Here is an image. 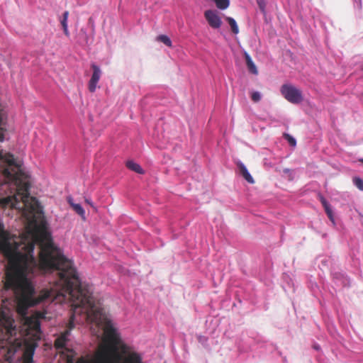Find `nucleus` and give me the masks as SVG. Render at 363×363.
I'll list each match as a JSON object with an SVG mask.
<instances>
[{
	"mask_svg": "<svg viewBox=\"0 0 363 363\" xmlns=\"http://www.w3.org/2000/svg\"><path fill=\"white\" fill-rule=\"evenodd\" d=\"M85 202L87 203L88 204L92 206V203H91V201L89 199H85Z\"/></svg>",
	"mask_w": 363,
	"mask_h": 363,
	"instance_id": "obj_21",
	"label": "nucleus"
},
{
	"mask_svg": "<svg viewBox=\"0 0 363 363\" xmlns=\"http://www.w3.org/2000/svg\"><path fill=\"white\" fill-rule=\"evenodd\" d=\"M204 16L211 28H219L220 27L222 24L221 19L215 11H206Z\"/></svg>",
	"mask_w": 363,
	"mask_h": 363,
	"instance_id": "obj_5",
	"label": "nucleus"
},
{
	"mask_svg": "<svg viewBox=\"0 0 363 363\" xmlns=\"http://www.w3.org/2000/svg\"><path fill=\"white\" fill-rule=\"evenodd\" d=\"M257 5L262 13H265L266 2L264 0H257Z\"/></svg>",
	"mask_w": 363,
	"mask_h": 363,
	"instance_id": "obj_19",
	"label": "nucleus"
},
{
	"mask_svg": "<svg viewBox=\"0 0 363 363\" xmlns=\"http://www.w3.org/2000/svg\"><path fill=\"white\" fill-rule=\"evenodd\" d=\"M244 56H245V60L246 65H247V67L249 71L254 74H257L258 71H257V67L255 65V63L253 62L251 57L247 52H245Z\"/></svg>",
	"mask_w": 363,
	"mask_h": 363,
	"instance_id": "obj_8",
	"label": "nucleus"
},
{
	"mask_svg": "<svg viewBox=\"0 0 363 363\" xmlns=\"http://www.w3.org/2000/svg\"><path fill=\"white\" fill-rule=\"evenodd\" d=\"M323 207L325 208V213H326L327 216H328L329 219L333 223H334L335 220H334L333 213V211H332V209L330 208V204L328 203L327 206H325Z\"/></svg>",
	"mask_w": 363,
	"mask_h": 363,
	"instance_id": "obj_15",
	"label": "nucleus"
},
{
	"mask_svg": "<svg viewBox=\"0 0 363 363\" xmlns=\"http://www.w3.org/2000/svg\"><path fill=\"white\" fill-rule=\"evenodd\" d=\"M284 138L289 142L290 145L294 147L296 145V141L295 138H294L291 135L284 133Z\"/></svg>",
	"mask_w": 363,
	"mask_h": 363,
	"instance_id": "obj_17",
	"label": "nucleus"
},
{
	"mask_svg": "<svg viewBox=\"0 0 363 363\" xmlns=\"http://www.w3.org/2000/svg\"><path fill=\"white\" fill-rule=\"evenodd\" d=\"M2 208L22 212L29 223L21 236L11 234L0 222V252L7 259L4 287L16 297V311L27 315L29 307L47 298H68L72 314L67 328L55 341L64 349L74 323L90 322L104 329L107 315L91 291L80 281L75 267L57 247L45 223L36 218L43 213L37 199H1Z\"/></svg>",
	"mask_w": 363,
	"mask_h": 363,
	"instance_id": "obj_1",
	"label": "nucleus"
},
{
	"mask_svg": "<svg viewBox=\"0 0 363 363\" xmlns=\"http://www.w3.org/2000/svg\"><path fill=\"white\" fill-rule=\"evenodd\" d=\"M320 202H321L323 206H327L328 204V201L325 200V199L323 196H320Z\"/></svg>",
	"mask_w": 363,
	"mask_h": 363,
	"instance_id": "obj_20",
	"label": "nucleus"
},
{
	"mask_svg": "<svg viewBox=\"0 0 363 363\" xmlns=\"http://www.w3.org/2000/svg\"><path fill=\"white\" fill-rule=\"evenodd\" d=\"M237 165L240 169V172L242 174V176L245 178V179L250 184H253L255 182L252 177L250 175V174L248 172L246 167L241 162H238L237 163Z\"/></svg>",
	"mask_w": 363,
	"mask_h": 363,
	"instance_id": "obj_7",
	"label": "nucleus"
},
{
	"mask_svg": "<svg viewBox=\"0 0 363 363\" xmlns=\"http://www.w3.org/2000/svg\"><path fill=\"white\" fill-rule=\"evenodd\" d=\"M353 182L359 190L363 191V179L359 177H354L353 179Z\"/></svg>",
	"mask_w": 363,
	"mask_h": 363,
	"instance_id": "obj_16",
	"label": "nucleus"
},
{
	"mask_svg": "<svg viewBox=\"0 0 363 363\" xmlns=\"http://www.w3.org/2000/svg\"><path fill=\"white\" fill-rule=\"evenodd\" d=\"M126 166L129 169H130L136 173H138L140 174H144V170L138 163H135L133 161H128L126 163Z\"/></svg>",
	"mask_w": 363,
	"mask_h": 363,
	"instance_id": "obj_9",
	"label": "nucleus"
},
{
	"mask_svg": "<svg viewBox=\"0 0 363 363\" xmlns=\"http://www.w3.org/2000/svg\"><path fill=\"white\" fill-rule=\"evenodd\" d=\"M67 363H143L141 355L124 344L111 320L104 327V336L93 357H67Z\"/></svg>",
	"mask_w": 363,
	"mask_h": 363,
	"instance_id": "obj_2",
	"label": "nucleus"
},
{
	"mask_svg": "<svg viewBox=\"0 0 363 363\" xmlns=\"http://www.w3.org/2000/svg\"><path fill=\"white\" fill-rule=\"evenodd\" d=\"M280 91L282 96L291 104H300L303 99L301 91L291 84H283Z\"/></svg>",
	"mask_w": 363,
	"mask_h": 363,
	"instance_id": "obj_4",
	"label": "nucleus"
},
{
	"mask_svg": "<svg viewBox=\"0 0 363 363\" xmlns=\"http://www.w3.org/2000/svg\"><path fill=\"white\" fill-rule=\"evenodd\" d=\"M360 162L363 164V158L360 160Z\"/></svg>",
	"mask_w": 363,
	"mask_h": 363,
	"instance_id": "obj_23",
	"label": "nucleus"
},
{
	"mask_svg": "<svg viewBox=\"0 0 363 363\" xmlns=\"http://www.w3.org/2000/svg\"><path fill=\"white\" fill-rule=\"evenodd\" d=\"M216 6L220 10H225L228 8L230 5V0H213Z\"/></svg>",
	"mask_w": 363,
	"mask_h": 363,
	"instance_id": "obj_12",
	"label": "nucleus"
},
{
	"mask_svg": "<svg viewBox=\"0 0 363 363\" xmlns=\"http://www.w3.org/2000/svg\"><path fill=\"white\" fill-rule=\"evenodd\" d=\"M23 321V330L25 333V340L26 342L30 341L29 347L30 352L24 354V363H31L33 362V350L37 346V342L40 339L41 330L40 318L42 317L41 314L36 313L31 316L21 315Z\"/></svg>",
	"mask_w": 363,
	"mask_h": 363,
	"instance_id": "obj_3",
	"label": "nucleus"
},
{
	"mask_svg": "<svg viewBox=\"0 0 363 363\" xmlns=\"http://www.w3.org/2000/svg\"><path fill=\"white\" fill-rule=\"evenodd\" d=\"M157 40L163 43L167 46L171 48L172 46L170 38L166 35H160L157 37Z\"/></svg>",
	"mask_w": 363,
	"mask_h": 363,
	"instance_id": "obj_13",
	"label": "nucleus"
},
{
	"mask_svg": "<svg viewBox=\"0 0 363 363\" xmlns=\"http://www.w3.org/2000/svg\"><path fill=\"white\" fill-rule=\"evenodd\" d=\"M225 20L229 23L232 32L235 34H238L239 33V28L235 19L231 17H226Z\"/></svg>",
	"mask_w": 363,
	"mask_h": 363,
	"instance_id": "obj_11",
	"label": "nucleus"
},
{
	"mask_svg": "<svg viewBox=\"0 0 363 363\" xmlns=\"http://www.w3.org/2000/svg\"><path fill=\"white\" fill-rule=\"evenodd\" d=\"M289 171L290 170L289 169H284V172H285V173H288V172H289Z\"/></svg>",
	"mask_w": 363,
	"mask_h": 363,
	"instance_id": "obj_22",
	"label": "nucleus"
},
{
	"mask_svg": "<svg viewBox=\"0 0 363 363\" xmlns=\"http://www.w3.org/2000/svg\"><path fill=\"white\" fill-rule=\"evenodd\" d=\"M69 16V12L67 11H65L62 15V19L61 20V24L63 28L64 33L66 36H69V32L68 30L67 25V18Z\"/></svg>",
	"mask_w": 363,
	"mask_h": 363,
	"instance_id": "obj_10",
	"label": "nucleus"
},
{
	"mask_svg": "<svg viewBox=\"0 0 363 363\" xmlns=\"http://www.w3.org/2000/svg\"><path fill=\"white\" fill-rule=\"evenodd\" d=\"M69 203L77 214H79L81 216H84V210L83 209L80 204L73 203L71 201H69Z\"/></svg>",
	"mask_w": 363,
	"mask_h": 363,
	"instance_id": "obj_14",
	"label": "nucleus"
},
{
	"mask_svg": "<svg viewBox=\"0 0 363 363\" xmlns=\"http://www.w3.org/2000/svg\"><path fill=\"white\" fill-rule=\"evenodd\" d=\"M251 99L255 103L259 102L261 99L260 93L258 91H253L251 94Z\"/></svg>",
	"mask_w": 363,
	"mask_h": 363,
	"instance_id": "obj_18",
	"label": "nucleus"
},
{
	"mask_svg": "<svg viewBox=\"0 0 363 363\" xmlns=\"http://www.w3.org/2000/svg\"><path fill=\"white\" fill-rule=\"evenodd\" d=\"M91 68L93 74L89 82V90L90 92H94L100 79L101 72L100 68L94 64L91 65Z\"/></svg>",
	"mask_w": 363,
	"mask_h": 363,
	"instance_id": "obj_6",
	"label": "nucleus"
}]
</instances>
